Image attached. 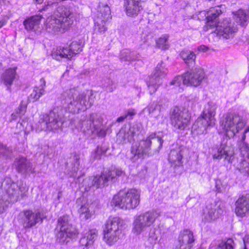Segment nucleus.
I'll return each mask as SVG.
<instances>
[{
  "label": "nucleus",
  "instance_id": "obj_1",
  "mask_svg": "<svg viewBox=\"0 0 249 249\" xmlns=\"http://www.w3.org/2000/svg\"><path fill=\"white\" fill-rule=\"evenodd\" d=\"M56 8L53 15L49 17L46 21L45 29L52 34L63 33L73 24L74 11L71 6L58 5L57 2H48L45 4L41 11Z\"/></svg>",
  "mask_w": 249,
  "mask_h": 249
},
{
  "label": "nucleus",
  "instance_id": "obj_2",
  "mask_svg": "<svg viewBox=\"0 0 249 249\" xmlns=\"http://www.w3.org/2000/svg\"><path fill=\"white\" fill-rule=\"evenodd\" d=\"M79 91L73 88L67 90L62 94V99L67 105L69 111L72 113H78L80 110H85L90 107L94 100L91 93Z\"/></svg>",
  "mask_w": 249,
  "mask_h": 249
},
{
  "label": "nucleus",
  "instance_id": "obj_3",
  "mask_svg": "<svg viewBox=\"0 0 249 249\" xmlns=\"http://www.w3.org/2000/svg\"><path fill=\"white\" fill-rule=\"evenodd\" d=\"M1 189L5 194L4 199L9 203L16 202L20 198L24 199L27 196L29 189L25 184L20 182L18 184L10 178H6L1 183Z\"/></svg>",
  "mask_w": 249,
  "mask_h": 249
},
{
  "label": "nucleus",
  "instance_id": "obj_4",
  "mask_svg": "<svg viewBox=\"0 0 249 249\" xmlns=\"http://www.w3.org/2000/svg\"><path fill=\"white\" fill-rule=\"evenodd\" d=\"M216 108L215 104L213 102H208L205 105L201 116L197 118L192 126L193 130L197 134L206 133L207 128L214 124Z\"/></svg>",
  "mask_w": 249,
  "mask_h": 249
},
{
  "label": "nucleus",
  "instance_id": "obj_5",
  "mask_svg": "<svg viewBox=\"0 0 249 249\" xmlns=\"http://www.w3.org/2000/svg\"><path fill=\"white\" fill-rule=\"evenodd\" d=\"M140 191L131 189L126 192H120L113 197L112 203L124 210L135 209L140 202Z\"/></svg>",
  "mask_w": 249,
  "mask_h": 249
},
{
  "label": "nucleus",
  "instance_id": "obj_6",
  "mask_svg": "<svg viewBox=\"0 0 249 249\" xmlns=\"http://www.w3.org/2000/svg\"><path fill=\"white\" fill-rule=\"evenodd\" d=\"M163 142V140L160 137H156L155 133L151 134L146 139L141 140L132 145L131 152L134 157L131 160L134 162L138 159L148 155L152 143H156V146L160 150L162 146Z\"/></svg>",
  "mask_w": 249,
  "mask_h": 249
},
{
  "label": "nucleus",
  "instance_id": "obj_7",
  "mask_svg": "<svg viewBox=\"0 0 249 249\" xmlns=\"http://www.w3.org/2000/svg\"><path fill=\"white\" fill-rule=\"evenodd\" d=\"M160 213L155 210H149L135 216L132 223V232L139 235L152 227Z\"/></svg>",
  "mask_w": 249,
  "mask_h": 249
},
{
  "label": "nucleus",
  "instance_id": "obj_8",
  "mask_svg": "<svg viewBox=\"0 0 249 249\" xmlns=\"http://www.w3.org/2000/svg\"><path fill=\"white\" fill-rule=\"evenodd\" d=\"M246 122L239 115L230 113L221 121V125L229 138L233 137L245 125Z\"/></svg>",
  "mask_w": 249,
  "mask_h": 249
},
{
  "label": "nucleus",
  "instance_id": "obj_9",
  "mask_svg": "<svg viewBox=\"0 0 249 249\" xmlns=\"http://www.w3.org/2000/svg\"><path fill=\"white\" fill-rule=\"evenodd\" d=\"M102 119L97 114H90L88 120H85L82 124L83 131L89 136H98L105 137L106 135V130L101 126Z\"/></svg>",
  "mask_w": 249,
  "mask_h": 249
},
{
  "label": "nucleus",
  "instance_id": "obj_10",
  "mask_svg": "<svg viewBox=\"0 0 249 249\" xmlns=\"http://www.w3.org/2000/svg\"><path fill=\"white\" fill-rule=\"evenodd\" d=\"M44 218L43 214L39 210H26L19 213V222L24 229H29L42 223Z\"/></svg>",
  "mask_w": 249,
  "mask_h": 249
},
{
  "label": "nucleus",
  "instance_id": "obj_11",
  "mask_svg": "<svg viewBox=\"0 0 249 249\" xmlns=\"http://www.w3.org/2000/svg\"><path fill=\"white\" fill-rule=\"evenodd\" d=\"M171 124L175 130H184L189 125L190 115L187 109L176 107L171 113Z\"/></svg>",
  "mask_w": 249,
  "mask_h": 249
},
{
  "label": "nucleus",
  "instance_id": "obj_12",
  "mask_svg": "<svg viewBox=\"0 0 249 249\" xmlns=\"http://www.w3.org/2000/svg\"><path fill=\"white\" fill-rule=\"evenodd\" d=\"M38 128L41 130H53L59 128L62 122L58 114L53 111L49 114H45L40 116L38 122Z\"/></svg>",
  "mask_w": 249,
  "mask_h": 249
},
{
  "label": "nucleus",
  "instance_id": "obj_13",
  "mask_svg": "<svg viewBox=\"0 0 249 249\" xmlns=\"http://www.w3.org/2000/svg\"><path fill=\"white\" fill-rule=\"evenodd\" d=\"M195 240L193 232L189 229H184L180 231L174 249H191Z\"/></svg>",
  "mask_w": 249,
  "mask_h": 249
},
{
  "label": "nucleus",
  "instance_id": "obj_14",
  "mask_svg": "<svg viewBox=\"0 0 249 249\" xmlns=\"http://www.w3.org/2000/svg\"><path fill=\"white\" fill-rule=\"evenodd\" d=\"M223 209L221 202L214 201L208 204L203 210L204 220L211 222L217 219L223 213Z\"/></svg>",
  "mask_w": 249,
  "mask_h": 249
},
{
  "label": "nucleus",
  "instance_id": "obj_15",
  "mask_svg": "<svg viewBox=\"0 0 249 249\" xmlns=\"http://www.w3.org/2000/svg\"><path fill=\"white\" fill-rule=\"evenodd\" d=\"M184 74L185 82L187 85L194 87H197L200 85L205 77L204 70L200 67L192 69L186 72Z\"/></svg>",
  "mask_w": 249,
  "mask_h": 249
},
{
  "label": "nucleus",
  "instance_id": "obj_16",
  "mask_svg": "<svg viewBox=\"0 0 249 249\" xmlns=\"http://www.w3.org/2000/svg\"><path fill=\"white\" fill-rule=\"evenodd\" d=\"M146 0H125L124 7L128 17H136L141 14L145 6Z\"/></svg>",
  "mask_w": 249,
  "mask_h": 249
},
{
  "label": "nucleus",
  "instance_id": "obj_17",
  "mask_svg": "<svg viewBox=\"0 0 249 249\" xmlns=\"http://www.w3.org/2000/svg\"><path fill=\"white\" fill-rule=\"evenodd\" d=\"M76 204L77 206H80L78 212L82 219H88L93 214L94 211L92 206V204H89V203L84 196L79 197L77 199Z\"/></svg>",
  "mask_w": 249,
  "mask_h": 249
},
{
  "label": "nucleus",
  "instance_id": "obj_18",
  "mask_svg": "<svg viewBox=\"0 0 249 249\" xmlns=\"http://www.w3.org/2000/svg\"><path fill=\"white\" fill-rule=\"evenodd\" d=\"M14 165L17 171L23 174H30L35 172V165L24 157L17 159Z\"/></svg>",
  "mask_w": 249,
  "mask_h": 249
},
{
  "label": "nucleus",
  "instance_id": "obj_19",
  "mask_svg": "<svg viewBox=\"0 0 249 249\" xmlns=\"http://www.w3.org/2000/svg\"><path fill=\"white\" fill-rule=\"evenodd\" d=\"M235 205V213L237 216L241 217L249 216V195L239 197Z\"/></svg>",
  "mask_w": 249,
  "mask_h": 249
},
{
  "label": "nucleus",
  "instance_id": "obj_20",
  "mask_svg": "<svg viewBox=\"0 0 249 249\" xmlns=\"http://www.w3.org/2000/svg\"><path fill=\"white\" fill-rule=\"evenodd\" d=\"M138 131L134 125L125 126L122 127L117 134V140L120 142H126L131 141Z\"/></svg>",
  "mask_w": 249,
  "mask_h": 249
},
{
  "label": "nucleus",
  "instance_id": "obj_21",
  "mask_svg": "<svg viewBox=\"0 0 249 249\" xmlns=\"http://www.w3.org/2000/svg\"><path fill=\"white\" fill-rule=\"evenodd\" d=\"M236 29L231 26V23L228 19L224 20L220 24L216 27V30L218 35L222 36L225 38H229L233 36Z\"/></svg>",
  "mask_w": 249,
  "mask_h": 249
},
{
  "label": "nucleus",
  "instance_id": "obj_22",
  "mask_svg": "<svg viewBox=\"0 0 249 249\" xmlns=\"http://www.w3.org/2000/svg\"><path fill=\"white\" fill-rule=\"evenodd\" d=\"M97 237V231L95 229L90 230L82 234L79 240V244L83 247V249H88L93 244Z\"/></svg>",
  "mask_w": 249,
  "mask_h": 249
},
{
  "label": "nucleus",
  "instance_id": "obj_23",
  "mask_svg": "<svg viewBox=\"0 0 249 249\" xmlns=\"http://www.w3.org/2000/svg\"><path fill=\"white\" fill-rule=\"evenodd\" d=\"M16 69L10 68L6 70L2 74L1 82L7 87V90L11 91V86L16 78Z\"/></svg>",
  "mask_w": 249,
  "mask_h": 249
},
{
  "label": "nucleus",
  "instance_id": "obj_24",
  "mask_svg": "<svg viewBox=\"0 0 249 249\" xmlns=\"http://www.w3.org/2000/svg\"><path fill=\"white\" fill-rule=\"evenodd\" d=\"M124 221L121 218L115 217L109 218L107 222L106 228L105 230L113 232H122V228Z\"/></svg>",
  "mask_w": 249,
  "mask_h": 249
},
{
  "label": "nucleus",
  "instance_id": "obj_25",
  "mask_svg": "<svg viewBox=\"0 0 249 249\" xmlns=\"http://www.w3.org/2000/svg\"><path fill=\"white\" fill-rule=\"evenodd\" d=\"M183 151L180 147L171 149L168 156V160L174 166H179L181 164Z\"/></svg>",
  "mask_w": 249,
  "mask_h": 249
},
{
  "label": "nucleus",
  "instance_id": "obj_26",
  "mask_svg": "<svg viewBox=\"0 0 249 249\" xmlns=\"http://www.w3.org/2000/svg\"><path fill=\"white\" fill-rule=\"evenodd\" d=\"M42 18L40 15H36L26 19L23 22L25 28L28 31H35L39 28Z\"/></svg>",
  "mask_w": 249,
  "mask_h": 249
},
{
  "label": "nucleus",
  "instance_id": "obj_27",
  "mask_svg": "<svg viewBox=\"0 0 249 249\" xmlns=\"http://www.w3.org/2000/svg\"><path fill=\"white\" fill-rule=\"evenodd\" d=\"M52 57L56 60H60L62 58H71V53L67 47H57L53 48L52 51Z\"/></svg>",
  "mask_w": 249,
  "mask_h": 249
},
{
  "label": "nucleus",
  "instance_id": "obj_28",
  "mask_svg": "<svg viewBox=\"0 0 249 249\" xmlns=\"http://www.w3.org/2000/svg\"><path fill=\"white\" fill-rule=\"evenodd\" d=\"M76 233L74 229L63 230L62 229H60L56 234L57 241L62 244L67 243L69 239L75 236Z\"/></svg>",
  "mask_w": 249,
  "mask_h": 249
},
{
  "label": "nucleus",
  "instance_id": "obj_29",
  "mask_svg": "<svg viewBox=\"0 0 249 249\" xmlns=\"http://www.w3.org/2000/svg\"><path fill=\"white\" fill-rule=\"evenodd\" d=\"M122 232H116L112 231L104 230V240L109 246L113 245L120 238Z\"/></svg>",
  "mask_w": 249,
  "mask_h": 249
},
{
  "label": "nucleus",
  "instance_id": "obj_30",
  "mask_svg": "<svg viewBox=\"0 0 249 249\" xmlns=\"http://www.w3.org/2000/svg\"><path fill=\"white\" fill-rule=\"evenodd\" d=\"M249 132V127L246 128L242 135L241 140L238 142V146L244 156L249 158V145L245 142L246 133Z\"/></svg>",
  "mask_w": 249,
  "mask_h": 249
},
{
  "label": "nucleus",
  "instance_id": "obj_31",
  "mask_svg": "<svg viewBox=\"0 0 249 249\" xmlns=\"http://www.w3.org/2000/svg\"><path fill=\"white\" fill-rule=\"evenodd\" d=\"M234 18L238 23L243 26L246 25V22L249 18V11L239 9L238 11L234 13Z\"/></svg>",
  "mask_w": 249,
  "mask_h": 249
},
{
  "label": "nucleus",
  "instance_id": "obj_32",
  "mask_svg": "<svg viewBox=\"0 0 249 249\" xmlns=\"http://www.w3.org/2000/svg\"><path fill=\"white\" fill-rule=\"evenodd\" d=\"M221 6H217L215 8H211L207 13V24L210 26H213L212 25L211 22L214 21L220 14L222 13Z\"/></svg>",
  "mask_w": 249,
  "mask_h": 249
},
{
  "label": "nucleus",
  "instance_id": "obj_33",
  "mask_svg": "<svg viewBox=\"0 0 249 249\" xmlns=\"http://www.w3.org/2000/svg\"><path fill=\"white\" fill-rule=\"evenodd\" d=\"M167 72V69L165 68L164 64L161 62L157 65L155 70L151 76H154L156 79H160L161 81L162 78L164 77Z\"/></svg>",
  "mask_w": 249,
  "mask_h": 249
},
{
  "label": "nucleus",
  "instance_id": "obj_34",
  "mask_svg": "<svg viewBox=\"0 0 249 249\" xmlns=\"http://www.w3.org/2000/svg\"><path fill=\"white\" fill-rule=\"evenodd\" d=\"M233 157L231 154L228 153L227 151L223 147H220L217 150V152L213 155V159H224L228 162H232L231 158Z\"/></svg>",
  "mask_w": 249,
  "mask_h": 249
},
{
  "label": "nucleus",
  "instance_id": "obj_35",
  "mask_svg": "<svg viewBox=\"0 0 249 249\" xmlns=\"http://www.w3.org/2000/svg\"><path fill=\"white\" fill-rule=\"evenodd\" d=\"M107 20L96 18L95 20L94 32L96 34H103L107 30Z\"/></svg>",
  "mask_w": 249,
  "mask_h": 249
},
{
  "label": "nucleus",
  "instance_id": "obj_36",
  "mask_svg": "<svg viewBox=\"0 0 249 249\" xmlns=\"http://www.w3.org/2000/svg\"><path fill=\"white\" fill-rule=\"evenodd\" d=\"M95 188H99L106 185L108 181V177L106 172L102 173L100 176H96L93 177Z\"/></svg>",
  "mask_w": 249,
  "mask_h": 249
},
{
  "label": "nucleus",
  "instance_id": "obj_37",
  "mask_svg": "<svg viewBox=\"0 0 249 249\" xmlns=\"http://www.w3.org/2000/svg\"><path fill=\"white\" fill-rule=\"evenodd\" d=\"M97 18H101L105 20H108L111 18V12L109 7L106 4L99 5V13Z\"/></svg>",
  "mask_w": 249,
  "mask_h": 249
},
{
  "label": "nucleus",
  "instance_id": "obj_38",
  "mask_svg": "<svg viewBox=\"0 0 249 249\" xmlns=\"http://www.w3.org/2000/svg\"><path fill=\"white\" fill-rule=\"evenodd\" d=\"M180 56L188 66L195 62L196 57L195 53L190 50L182 51L180 53Z\"/></svg>",
  "mask_w": 249,
  "mask_h": 249
},
{
  "label": "nucleus",
  "instance_id": "obj_39",
  "mask_svg": "<svg viewBox=\"0 0 249 249\" xmlns=\"http://www.w3.org/2000/svg\"><path fill=\"white\" fill-rule=\"evenodd\" d=\"M162 82L160 79H156L155 77L150 76L147 82V85L150 94L155 93Z\"/></svg>",
  "mask_w": 249,
  "mask_h": 249
},
{
  "label": "nucleus",
  "instance_id": "obj_40",
  "mask_svg": "<svg viewBox=\"0 0 249 249\" xmlns=\"http://www.w3.org/2000/svg\"><path fill=\"white\" fill-rule=\"evenodd\" d=\"M80 156L78 155H74L72 158L71 166L70 167L71 176L74 177L76 176L78 171L80 169Z\"/></svg>",
  "mask_w": 249,
  "mask_h": 249
},
{
  "label": "nucleus",
  "instance_id": "obj_41",
  "mask_svg": "<svg viewBox=\"0 0 249 249\" xmlns=\"http://www.w3.org/2000/svg\"><path fill=\"white\" fill-rule=\"evenodd\" d=\"M149 115L151 117L157 118L160 114L161 107L157 103L153 102L147 107Z\"/></svg>",
  "mask_w": 249,
  "mask_h": 249
},
{
  "label": "nucleus",
  "instance_id": "obj_42",
  "mask_svg": "<svg viewBox=\"0 0 249 249\" xmlns=\"http://www.w3.org/2000/svg\"><path fill=\"white\" fill-rule=\"evenodd\" d=\"M45 89H43L42 88L38 89V87L36 86L29 96L28 100L30 102H36L45 94Z\"/></svg>",
  "mask_w": 249,
  "mask_h": 249
},
{
  "label": "nucleus",
  "instance_id": "obj_43",
  "mask_svg": "<svg viewBox=\"0 0 249 249\" xmlns=\"http://www.w3.org/2000/svg\"><path fill=\"white\" fill-rule=\"evenodd\" d=\"M69 216L67 215L60 217L58 219V225L60 229L63 230L74 229L71 225L69 223Z\"/></svg>",
  "mask_w": 249,
  "mask_h": 249
},
{
  "label": "nucleus",
  "instance_id": "obj_44",
  "mask_svg": "<svg viewBox=\"0 0 249 249\" xmlns=\"http://www.w3.org/2000/svg\"><path fill=\"white\" fill-rule=\"evenodd\" d=\"M120 57L122 60L128 61L136 60L138 57L134 52H131L128 50L121 52Z\"/></svg>",
  "mask_w": 249,
  "mask_h": 249
},
{
  "label": "nucleus",
  "instance_id": "obj_45",
  "mask_svg": "<svg viewBox=\"0 0 249 249\" xmlns=\"http://www.w3.org/2000/svg\"><path fill=\"white\" fill-rule=\"evenodd\" d=\"M82 45L76 41H72L67 48L69 49L71 57L75 54L79 53L82 51Z\"/></svg>",
  "mask_w": 249,
  "mask_h": 249
},
{
  "label": "nucleus",
  "instance_id": "obj_46",
  "mask_svg": "<svg viewBox=\"0 0 249 249\" xmlns=\"http://www.w3.org/2000/svg\"><path fill=\"white\" fill-rule=\"evenodd\" d=\"M169 36L167 35H162L156 41L157 46L162 50L168 49L169 47L168 43Z\"/></svg>",
  "mask_w": 249,
  "mask_h": 249
},
{
  "label": "nucleus",
  "instance_id": "obj_47",
  "mask_svg": "<svg viewBox=\"0 0 249 249\" xmlns=\"http://www.w3.org/2000/svg\"><path fill=\"white\" fill-rule=\"evenodd\" d=\"M171 85L179 87V90L182 89L181 86L187 85L185 82V76L183 74L182 75H178L175 77L170 82Z\"/></svg>",
  "mask_w": 249,
  "mask_h": 249
},
{
  "label": "nucleus",
  "instance_id": "obj_48",
  "mask_svg": "<svg viewBox=\"0 0 249 249\" xmlns=\"http://www.w3.org/2000/svg\"><path fill=\"white\" fill-rule=\"evenodd\" d=\"M83 187H84V191L85 192L90 191H94L95 189H97L94 185V181L93 178L85 179L83 181Z\"/></svg>",
  "mask_w": 249,
  "mask_h": 249
},
{
  "label": "nucleus",
  "instance_id": "obj_49",
  "mask_svg": "<svg viewBox=\"0 0 249 249\" xmlns=\"http://www.w3.org/2000/svg\"><path fill=\"white\" fill-rule=\"evenodd\" d=\"M234 243L232 239L229 238L226 241H222L219 244L217 249H234Z\"/></svg>",
  "mask_w": 249,
  "mask_h": 249
},
{
  "label": "nucleus",
  "instance_id": "obj_50",
  "mask_svg": "<svg viewBox=\"0 0 249 249\" xmlns=\"http://www.w3.org/2000/svg\"><path fill=\"white\" fill-rule=\"evenodd\" d=\"M240 172L245 175L249 176V162L244 161L239 169Z\"/></svg>",
  "mask_w": 249,
  "mask_h": 249
},
{
  "label": "nucleus",
  "instance_id": "obj_51",
  "mask_svg": "<svg viewBox=\"0 0 249 249\" xmlns=\"http://www.w3.org/2000/svg\"><path fill=\"white\" fill-rule=\"evenodd\" d=\"M27 107V104L22 101L20 103V104L18 107V108L16 110V111H18V113L19 115H23L26 111V109Z\"/></svg>",
  "mask_w": 249,
  "mask_h": 249
},
{
  "label": "nucleus",
  "instance_id": "obj_52",
  "mask_svg": "<svg viewBox=\"0 0 249 249\" xmlns=\"http://www.w3.org/2000/svg\"><path fill=\"white\" fill-rule=\"evenodd\" d=\"M148 236L149 240L150 242L156 241L158 239V236L156 234L155 229H150Z\"/></svg>",
  "mask_w": 249,
  "mask_h": 249
},
{
  "label": "nucleus",
  "instance_id": "obj_53",
  "mask_svg": "<svg viewBox=\"0 0 249 249\" xmlns=\"http://www.w3.org/2000/svg\"><path fill=\"white\" fill-rule=\"evenodd\" d=\"M8 203L6 201L4 197L0 198V214L4 211L5 208L8 206Z\"/></svg>",
  "mask_w": 249,
  "mask_h": 249
},
{
  "label": "nucleus",
  "instance_id": "obj_54",
  "mask_svg": "<svg viewBox=\"0 0 249 249\" xmlns=\"http://www.w3.org/2000/svg\"><path fill=\"white\" fill-rule=\"evenodd\" d=\"M105 152L101 147L98 146L95 151L94 158L96 159L100 158L101 155Z\"/></svg>",
  "mask_w": 249,
  "mask_h": 249
},
{
  "label": "nucleus",
  "instance_id": "obj_55",
  "mask_svg": "<svg viewBox=\"0 0 249 249\" xmlns=\"http://www.w3.org/2000/svg\"><path fill=\"white\" fill-rule=\"evenodd\" d=\"M107 173V174L108 175V181L110 179H112L116 177V173L115 172V168L113 169H111V170L109 171L108 172H106Z\"/></svg>",
  "mask_w": 249,
  "mask_h": 249
},
{
  "label": "nucleus",
  "instance_id": "obj_56",
  "mask_svg": "<svg viewBox=\"0 0 249 249\" xmlns=\"http://www.w3.org/2000/svg\"><path fill=\"white\" fill-rule=\"evenodd\" d=\"M115 172L116 173V176H122L124 175V172L121 169L119 168H114Z\"/></svg>",
  "mask_w": 249,
  "mask_h": 249
},
{
  "label": "nucleus",
  "instance_id": "obj_57",
  "mask_svg": "<svg viewBox=\"0 0 249 249\" xmlns=\"http://www.w3.org/2000/svg\"><path fill=\"white\" fill-rule=\"evenodd\" d=\"M46 87V81L43 78H41L40 79V85L38 87V89L42 88L43 89H45V88Z\"/></svg>",
  "mask_w": 249,
  "mask_h": 249
},
{
  "label": "nucleus",
  "instance_id": "obj_58",
  "mask_svg": "<svg viewBox=\"0 0 249 249\" xmlns=\"http://www.w3.org/2000/svg\"><path fill=\"white\" fill-rule=\"evenodd\" d=\"M21 115H19L18 111H16L15 112L12 113L11 116V120H16L18 117H20Z\"/></svg>",
  "mask_w": 249,
  "mask_h": 249
},
{
  "label": "nucleus",
  "instance_id": "obj_59",
  "mask_svg": "<svg viewBox=\"0 0 249 249\" xmlns=\"http://www.w3.org/2000/svg\"><path fill=\"white\" fill-rule=\"evenodd\" d=\"M136 114V112H135V110L133 109H128L127 112L126 114L124 115L125 116H126V117L129 116H133Z\"/></svg>",
  "mask_w": 249,
  "mask_h": 249
},
{
  "label": "nucleus",
  "instance_id": "obj_60",
  "mask_svg": "<svg viewBox=\"0 0 249 249\" xmlns=\"http://www.w3.org/2000/svg\"><path fill=\"white\" fill-rule=\"evenodd\" d=\"M208 47L205 45H201L198 47V50L200 52H205L208 50Z\"/></svg>",
  "mask_w": 249,
  "mask_h": 249
},
{
  "label": "nucleus",
  "instance_id": "obj_61",
  "mask_svg": "<svg viewBox=\"0 0 249 249\" xmlns=\"http://www.w3.org/2000/svg\"><path fill=\"white\" fill-rule=\"evenodd\" d=\"M243 241L245 244V246H246L247 244H249V235H247L245 236V237L243 238ZM245 248L246 249V247H245Z\"/></svg>",
  "mask_w": 249,
  "mask_h": 249
},
{
  "label": "nucleus",
  "instance_id": "obj_62",
  "mask_svg": "<svg viewBox=\"0 0 249 249\" xmlns=\"http://www.w3.org/2000/svg\"><path fill=\"white\" fill-rule=\"evenodd\" d=\"M44 0H33V3L35 4H41L43 3Z\"/></svg>",
  "mask_w": 249,
  "mask_h": 249
},
{
  "label": "nucleus",
  "instance_id": "obj_63",
  "mask_svg": "<svg viewBox=\"0 0 249 249\" xmlns=\"http://www.w3.org/2000/svg\"><path fill=\"white\" fill-rule=\"evenodd\" d=\"M126 118V116L125 115L121 116L117 119V121L118 122H123Z\"/></svg>",
  "mask_w": 249,
  "mask_h": 249
},
{
  "label": "nucleus",
  "instance_id": "obj_64",
  "mask_svg": "<svg viewBox=\"0 0 249 249\" xmlns=\"http://www.w3.org/2000/svg\"><path fill=\"white\" fill-rule=\"evenodd\" d=\"M6 23V21L4 19H2L0 20V28L3 27Z\"/></svg>",
  "mask_w": 249,
  "mask_h": 249
}]
</instances>
